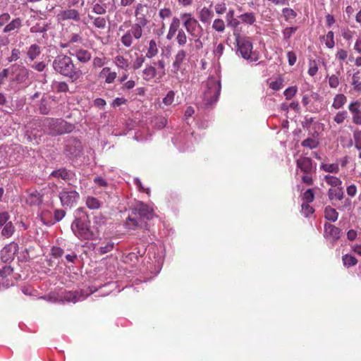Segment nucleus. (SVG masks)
Returning a JSON list of instances; mask_svg holds the SVG:
<instances>
[{"label": "nucleus", "instance_id": "f257e3e1", "mask_svg": "<svg viewBox=\"0 0 361 361\" xmlns=\"http://www.w3.org/2000/svg\"><path fill=\"white\" fill-rule=\"evenodd\" d=\"M71 230L80 240H94L98 237V232L90 226V221L82 208L75 211V219L71 224Z\"/></svg>", "mask_w": 361, "mask_h": 361}, {"label": "nucleus", "instance_id": "f03ea898", "mask_svg": "<svg viewBox=\"0 0 361 361\" xmlns=\"http://www.w3.org/2000/svg\"><path fill=\"white\" fill-rule=\"evenodd\" d=\"M53 69L59 74L68 78L72 82L78 80L82 75V71L77 68L73 59L65 54L56 56L52 62Z\"/></svg>", "mask_w": 361, "mask_h": 361}, {"label": "nucleus", "instance_id": "7ed1b4c3", "mask_svg": "<svg viewBox=\"0 0 361 361\" xmlns=\"http://www.w3.org/2000/svg\"><path fill=\"white\" fill-rule=\"evenodd\" d=\"M221 82L217 77L211 76L203 85L204 105L209 106L217 102L221 92Z\"/></svg>", "mask_w": 361, "mask_h": 361}, {"label": "nucleus", "instance_id": "20e7f679", "mask_svg": "<svg viewBox=\"0 0 361 361\" xmlns=\"http://www.w3.org/2000/svg\"><path fill=\"white\" fill-rule=\"evenodd\" d=\"M147 20L143 16L140 22L134 23L120 38L121 43L124 47H130L135 40H139L143 35V27L147 25Z\"/></svg>", "mask_w": 361, "mask_h": 361}, {"label": "nucleus", "instance_id": "39448f33", "mask_svg": "<svg viewBox=\"0 0 361 361\" xmlns=\"http://www.w3.org/2000/svg\"><path fill=\"white\" fill-rule=\"evenodd\" d=\"M44 131L52 135H61L71 133L73 128V125L61 119H55L47 118L43 121Z\"/></svg>", "mask_w": 361, "mask_h": 361}, {"label": "nucleus", "instance_id": "423d86ee", "mask_svg": "<svg viewBox=\"0 0 361 361\" xmlns=\"http://www.w3.org/2000/svg\"><path fill=\"white\" fill-rule=\"evenodd\" d=\"M181 18L184 20L183 26L186 31L192 37L195 38V43H198L200 47H202L200 40L202 27L198 21L189 13L183 14Z\"/></svg>", "mask_w": 361, "mask_h": 361}, {"label": "nucleus", "instance_id": "0eeeda50", "mask_svg": "<svg viewBox=\"0 0 361 361\" xmlns=\"http://www.w3.org/2000/svg\"><path fill=\"white\" fill-rule=\"evenodd\" d=\"M238 51L240 52L241 56L250 61H257L258 60L257 55L252 51L253 46L249 37H238L236 38Z\"/></svg>", "mask_w": 361, "mask_h": 361}, {"label": "nucleus", "instance_id": "6e6552de", "mask_svg": "<svg viewBox=\"0 0 361 361\" xmlns=\"http://www.w3.org/2000/svg\"><path fill=\"white\" fill-rule=\"evenodd\" d=\"M59 197L62 207L71 208L78 203L80 194L75 190L64 188L59 192Z\"/></svg>", "mask_w": 361, "mask_h": 361}, {"label": "nucleus", "instance_id": "1a4fd4ad", "mask_svg": "<svg viewBox=\"0 0 361 361\" xmlns=\"http://www.w3.org/2000/svg\"><path fill=\"white\" fill-rule=\"evenodd\" d=\"M10 69L11 71V78L13 81L19 84H30L29 76L30 71L29 69L19 64L12 65Z\"/></svg>", "mask_w": 361, "mask_h": 361}, {"label": "nucleus", "instance_id": "9d476101", "mask_svg": "<svg viewBox=\"0 0 361 361\" xmlns=\"http://www.w3.org/2000/svg\"><path fill=\"white\" fill-rule=\"evenodd\" d=\"M95 290H80L75 291L63 292L60 296L62 302L75 303L78 301L85 300L87 296L91 295Z\"/></svg>", "mask_w": 361, "mask_h": 361}, {"label": "nucleus", "instance_id": "9b49d317", "mask_svg": "<svg viewBox=\"0 0 361 361\" xmlns=\"http://www.w3.org/2000/svg\"><path fill=\"white\" fill-rule=\"evenodd\" d=\"M18 251V245L15 242H11L5 245L1 250V259L6 263L13 259L14 255Z\"/></svg>", "mask_w": 361, "mask_h": 361}, {"label": "nucleus", "instance_id": "f8f14e48", "mask_svg": "<svg viewBox=\"0 0 361 361\" xmlns=\"http://www.w3.org/2000/svg\"><path fill=\"white\" fill-rule=\"evenodd\" d=\"M56 20L59 22H62L65 20H73L75 22H79L80 20V15L78 10L75 8H69L61 10L56 16Z\"/></svg>", "mask_w": 361, "mask_h": 361}, {"label": "nucleus", "instance_id": "ddd939ff", "mask_svg": "<svg viewBox=\"0 0 361 361\" xmlns=\"http://www.w3.org/2000/svg\"><path fill=\"white\" fill-rule=\"evenodd\" d=\"M68 52L71 56H75L78 61L82 63H87L92 58L91 53L84 49H69Z\"/></svg>", "mask_w": 361, "mask_h": 361}, {"label": "nucleus", "instance_id": "4468645a", "mask_svg": "<svg viewBox=\"0 0 361 361\" xmlns=\"http://www.w3.org/2000/svg\"><path fill=\"white\" fill-rule=\"evenodd\" d=\"M135 215L138 214L141 218L151 219L154 216V211L152 208L144 203H140L133 210Z\"/></svg>", "mask_w": 361, "mask_h": 361}, {"label": "nucleus", "instance_id": "2eb2a0df", "mask_svg": "<svg viewBox=\"0 0 361 361\" xmlns=\"http://www.w3.org/2000/svg\"><path fill=\"white\" fill-rule=\"evenodd\" d=\"M341 230L335 226L326 223L324 224V235L326 238L332 239L336 241L339 239Z\"/></svg>", "mask_w": 361, "mask_h": 361}, {"label": "nucleus", "instance_id": "dca6fc26", "mask_svg": "<svg viewBox=\"0 0 361 361\" xmlns=\"http://www.w3.org/2000/svg\"><path fill=\"white\" fill-rule=\"evenodd\" d=\"M90 20L92 21L93 26L98 29H104L106 27V20L104 17H94L90 14H88L86 18L82 20L84 25H88Z\"/></svg>", "mask_w": 361, "mask_h": 361}, {"label": "nucleus", "instance_id": "f3484780", "mask_svg": "<svg viewBox=\"0 0 361 361\" xmlns=\"http://www.w3.org/2000/svg\"><path fill=\"white\" fill-rule=\"evenodd\" d=\"M23 26V19L18 17L12 19L3 28L4 33L17 32Z\"/></svg>", "mask_w": 361, "mask_h": 361}, {"label": "nucleus", "instance_id": "a211bd4d", "mask_svg": "<svg viewBox=\"0 0 361 361\" xmlns=\"http://www.w3.org/2000/svg\"><path fill=\"white\" fill-rule=\"evenodd\" d=\"M50 176L62 179L66 182L71 180L74 178V173L71 171L67 170L64 168H61L55 171H53Z\"/></svg>", "mask_w": 361, "mask_h": 361}, {"label": "nucleus", "instance_id": "6ab92c4d", "mask_svg": "<svg viewBox=\"0 0 361 361\" xmlns=\"http://www.w3.org/2000/svg\"><path fill=\"white\" fill-rule=\"evenodd\" d=\"M297 167L305 173H310L312 171V160L309 157H300L296 161Z\"/></svg>", "mask_w": 361, "mask_h": 361}, {"label": "nucleus", "instance_id": "aec40b11", "mask_svg": "<svg viewBox=\"0 0 361 361\" xmlns=\"http://www.w3.org/2000/svg\"><path fill=\"white\" fill-rule=\"evenodd\" d=\"M99 77L104 79L106 83L111 84L116 80L117 73L112 71L109 67H104L99 73Z\"/></svg>", "mask_w": 361, "mask_h": 361}, {"label": "nucleus", "instance_id": "412c9836", "mask_svg": "<svg viewBox=\"0 0 361 361\" xmlns=\"http://www.w3.org/2000/svg\"><path fill=\"white\" fill-rule=\"evenodd\" d=\"M42 52V48L36 44H32L27 48L26 55L30 61L35 60Z\"/></svg>", "mask_w": 361, "mask_h": 361}, {"label": "nucleus", "instance_id": "4be33fe9", "mask_svg": "<svg viewBox=\"0 0 361 361\" xmlns=\"http://www.w3.org/2000/svg\"><path fill=\"white\" fill-rule=\"evenodd\" d=\"M159 74L154 66H147L142 71V78L146 81H151Z\"/></svg>", "mask_w": 361, "mask_h": 361}, {"label": "nucleus", "instance_id": "5701e85b", "mask_svg": "<svg viewBox=\"0 0 361 361\" xmlns=\"http://www.w3.org/2000/svg\"><path fill=\"white\" fill-rule=\"evenodd\" d=\"M114 63L119 69L127 71L130 68V61L122 55H117L114 59Z\"/></svg>", "mask_w": 361, "mask_h": 361}, {"label": "nucleus", "instance_id": "b1692460", "mask_svg": "<svg viewBox=\"0 0 361 361\" xmlns=\"http://www.w3.org/2000/svg\"><path fill=\"white\" fill-rule=\"evenodd\" d=\"M180 26V20L177 17H173L170 24L169 29L166 35V39L171 40L175 36L176 33L178 32Z\"/></svg>", "mask_w": 361, "mask_h": 361}, {"label": "nucleus", "instance_id": "393cba45", "mask_svg": "<svg viewBox=\"0 0 361 361\" xmlns=\"http://www.w3.org/2000/svg\"><path fill=\"white\" fill-rule=\"evenodd\" d=\"M158 53L159 48L157 42L154 39L149 40L145 57L147 59H152L155 57Z\"/></svg>", "mask_w": 361, "mask_h": 361}, {"label": "nucleus", "instance_id": "a878e982", "mask_svg": "<svg viewBox=\"0 0 361 361\" xmlns=\"http://www.w3.org/2000/svg\"><path fill=\"white\" fill-rule=\"evenodd\" d=\"M48 24L44 20H39L34 25L30 27L32 33H44L47 32Z\"/></svg>", "mask_w": 361, "mask_h": 361}, {"label": "nucleus", "instance_id": "bb28decb", "mask_svg": "<svg viewBox=\"0 0 361 361\" xmlns=\"http://www.w3.org/2000/svg\"><path fill=\"white\" fill-rule=\"evenodd\" d=\"M51 90L52 91L60 93V92H67L69 90L68 85L65 81H56L54 80L51 82Z\"/></svg>", "mask_w": 361, "mask_h": 361}, {"label": "nucleus", "instance_id": "cd10ccee", "mask_svg": "<svg viewBox=\"0 0 361 361\" xmlns=\"http://www.w3.org/2000/svg\"><path fill=\"white\" fill-rule=\"evenodd\" d=\"M351 85L355 92H361V75L360 71H357L353 74Z\"/></svg>", "mask_w": 361, "mask_h": 361}, {"label": "nucleus", "instance_id": "c85d7f7f", "mask_svg": "<svg viewBox=\"0 0 361 361\" xmlns=\"http://www.w3.org/2000/svg\"><path fill=\"white\" fill-rule=\"evenodd\" d=\"M82 42V37L79 34L72 33L69 37L68 41L65 44H61V47L62 48H70V49H74L73 47H71L72 44L76 43V42L81 43Z\"/></svg>", "mask_w": 361, "mask_h": 361}, {"label": "nucleus", "instance_id": "c756f323", "mask_svg": "<svg viewBox=\"0 0 361 361\" xmlns=\"http://www.w3.org/2000/svg\"><path fill=\"white\" fill-rule=\"evenodd\" d=\"M213 17V12L208 8L204 7L200 11V20L203 23H206L211 20Z\"/></svg>", "mask_w": 361, "mask_h": 361}, {"label": "nucleus", "instance_id": "7c9ffc66", "mask_svg": "<svg viewBox=\"0 0 361 361\" xmlns=\"http://www.w3.org/2000/svg\"><path fill=\"white\" fill-rule=\"evenodd\" d=\"M346 97L343 94H338L334 98L332 107L335 109H339L345 104Z\"/></svg>", "mask_w": 361, "mask_h": 361}, {"label": "nucleus", "instance_id": "2f4dec72", "mask_svg": "<svg viewBox=\"0 0 361 361\" xmlns=\"http://www.w3.org/2000/svg\"><path fill=\"white\" fill-rule=\"evenodd\" d=\"M324 217L332 222H335L338 217V213L331 207H326L324 209Z\"/></svg>", "mask_w": 361, "mask_h": 361}, {"label": "nucleus", "instance_id": "473e14b6", "mask_svg": "<svg viewBox=\"0 0 361 361\" xmlns=\"http://www.w3.org/2000/svg\"><path fill=\"white\" fill-rule=\"evenodd\" d=\"M326 47L329 49H333L335 46L334 33L333 31H329L325 36L321 37Z\"/></svg>", "mask_w": 361, "mask_h": 361}, {"label": "nucleus", "instance_id": "72a5a7b5", "mask_svg": "<svg viewBox=\"0 0 361 361\" xmlns=\"http://www.w3.org/2000/svg\"><path fill=\"white\" fill-rule=\"evenodd\" d=\"M328 194L331 200H341L343 197V192L341 188L329 189Z\"/></svg>", "mask_w": 361, "mask_h": 361}, {"label": "nucleus", "instance_id": "f704fd0d", "mask_svg": "<svg viewBox=\"0 0 361 361\" xmlns=\"http://www.w3.org/2000/svg\"><path fill=\"white\" fill-rule=\"evenodd\" d=\"M14 231H15V227H14L13 224H12V222L11 221L9 223H6V225L3 226V228H2L1 234L2 236H4L6 238H8L12 236Z\"/></svg>", "mask_w": 361, "mask_h": 361}, {"label": "nucleus", "instance_id": "c9c22d12", "mask_svg": "<svg viewBox=\"0 0 361 361\" xmlns=\"http://www.w3.org/2000/svg\"><path fill=\"white\" fill-rule=\"evenodd\" d=\"M239 18L243 23L249 25H252L256 20L255 16L252 12L241 14Z\"/></svg>", "mask_w": 361, "mask_h": 361}, {"label": "nucleus", "instance_id": "e433bc0d", "mask_svg": "<svg viewBox=\"0 0 361 361\" xmlns=\"http://www.w3.org/2000/svg\"><path fill=\"white\" fill-rule=\"evenodd\" d=\"M320 169L326 172L337 173L339 171L338 164H322Z\"/></svg>", "mask_w": 361, "mask_h": 361}, {"label": "nucleus", "instance_id": "4c0bfd02", "mask_svg": "<svg viewBox=\"0 0 361 361\" xmlns=\"http://www.w3.org/2000/svg\"><path fill=\"white\" fill-rule=\"evenodd\" d=\"M42 202L41 196L38 192L30 193L27 198V202L30 205H37Z\"/></svg>", "mask_w": 361, "mask_h": 361}, {"label": "nucleus", "instance_id": "58836bf2", "mask_svg": "<svg viewBox=\"0 0 361 361\" xmlns=\"http://www.w3.org/2000/svg\"><path fill=\"white\" fill-rule=\"evenodd\" d=\"M173 77L176 78L180 82H183L189 80V75L185 68L178 71L176 73H173Z\"/></svg>", "mask_w": 361, "mask_h": 361}, {"label": "nucleus", "instance_id": "ea45409f", "mask_svg": "<svg viewBox=\"0 0 361 361\" xmlns=\"http://www.w3.org/2000/svg\"><path fill=\"white\" fill-rule=\"evenodd\" d=\"M324 180L326 181V183L327 184H329L333 187H337V188H338V186H340L342 183L340 178H338L336 176H330V175L325 176Z\"/></svg>", "mask_w": 361, "mask_h": 361}, {"label": "nucleus", "instance_id": "a19ab883", "mask_svg": "<svg viewBox=\"0 0 361 361\" xmlns=\"http://www.w3.org/2000/svg\"><path fill=\"white\" fill-rule=\"evenodd\" d=\"M301 145L304 147H307L309 149H315L318 147L319 142L314 138L308 137V138L304 140L302 142Z\"/></svg>", "mask_w": 361, "mask_h": 361}, {"label": "nucleus", "instance_id": "79ce46f5", "mask_svg": "<svg viewBox=\"0 0 361 361\" xmlns=\"http://www.w3.org/2000/svg\"><path fill=\"white\" fill-rule=\"evenodd\" d=\"M86 205L90 209H97L100 207L99 201L94 197H87L86 200Z\"/></svg>", "mask_w": 361, "mask_h": 361}, {"label": "nucleus", "instance_id": "37998d69", "mask_svg": "<svg viewBox=\"0 0 361 361\" xmlns=\"http://www.w3.org/2000/svg\"><path fill=\"white\" fill-rule=\"evenodd\" d=\"M187 35L185 31L182 29L179 30L176 36V42L180 47H183L187 43Z\"/></svg>", "mask_w": 361, "mask_h": 361}, {"label": "nucleus", "instance_id": "c03bdc74", "mask_svg": "<svg viewBox=\"0 0 361 361\" xmlns=\"http://www.w3.org/2000/svg\"><path fill=\"white\" fill-rule=\"evenodd\" d=\"M342 260L345 267H352L357 264V260L352 255H345L342 257Z\"/></svg>", "mask_w": 361, "mask_h": 361}, {"label": "nucleus", "instance_id": "a18cd8bd", "mask_svg": "<svg viewBox=\"0 0 361 361\" xmlns=\"http://www.w3.org/2000/svg\"><path fill=\"white\" fill-rule=\"evenodd\" d=\"M92 11L97 15H104L106 13V6L97 3L93 5Z\"/></svg>", "mask_w": 361, "mask_h": 361}, {"label": "nucleus", "instance_id": "49530a36", "mask_svg": "<svg viewBox=\"0 0 361 361\" xmlns=\"http://www.w3.org/2000/svg\"><path fill=\"white\" fill-rule=\"evenodd\" d=\"M282 14L286 21H289L291 19H294L297 16L296 12L290 8H283Z\"/></svg>", "mask_w": 361, "mask_h": 361}, {"label": "nucleus", "instance_id": "de8ad7c7", "mask_svg": "<svg viewBox=\"0 0 361 361\" xmlns=\"http://www.w3.org/2000/svg\"><path fill=\"white\" fill-rule=\"evenodd\" d=\"M114 247V243L111 241H108L104 245L100 246L97 250L100 255H104L111 251Z\"/></svg>", "mask_w": 361, "mask_h": 361}, {"label": "nucleus", "instance_id": "09e8293b", "mask_svg": "<svg viewBox=\"0 0 361 361\" xmlns=\"http://www.w3.org/2000/svg\"><path fill=\"white\" fill-rule=\"evenodd\" d=\"M234 11L230 10L226 14V20L228 26L235 27L239 25V22L233 18Z\"/></svg>", "mask_w": 361, "mask_h": 361}, {"label": "nucleus", "instance_id": "8fccbe9b", "mask_svg": "<svg viewBox=\"0 0 361 361\" xmlns=\"http://www.w3.org/2000/svg\"><path fill=\"white\" fill-rule=\"evenodd\" d=\"M212 28L219 32H223L225 30V23L222 19H215L212 24Z\"/></svg>", "mask_w": 361, "mask_h": 361}, {"label": "nucleus", "instance_id": "3c124183", "mask_svg": "<svg viewBox=\"0 0 361 361\" xmlns=\"http://www.w3.org/2000/svg\"><path fill=\"white\" fill-rule=\"evenodd\" d=\"M25 135L27 136L29 140H30L31 142L34 141L35 144H38L42 134H37V133H35V130L30 131L29 130H27Z\"/></svg>", "mask_w": 361, "mask_h": 361}, {"label": "nucleus", "instance_id": "603ef678", "mask_svg": "<svg viewBox=\"0 0 361 361\" xmlns=\"http://www.w3.org/2000/svg\"><path fill=\"white\" fill-rule=\"evenodd\" d=\"M107 63L105 56H95L92 60V66L94 68H102Z\"/></svg>", "mask_w": 361, "mask_h": 361}, {"label": "nucleus", "instance_id": "864d4df0", "mask_svg": "<svg viewBox=\"0 0 361 361\" xmlns=\"http://www.w3.org/2000/svg\"><path fill=\"white\" fill-rule=\"evenodd\" d=\"M314 212V209L309 203H302L301 206V212L305 217H309Z\"/></svg>", "mask_w": 361, "mask_h": 361}, {"label": "nucleus", "instance_id": "5fc2aeb1", "mask_svg": "<svg viewBox=\"0 0 361 361\" xmlns=\"http://www.w3.org/2000/svg\"><path fill=\"white\" fill-rule=\"evenodd\" d=\"M298 27H288L283 30L282 34L283 39L288 40L296 32Z\"/></svg>", "mask_w": 361, "mask_h": 361}, {"label": "nucleus", "instance_id": "6e6d98bb", "mask_svg": "<svg viewBox=\"0 0 361 361\" xmlns=\"http://www.w3.org/2000/svg\"><path fill=\"white\" fill-rule=\"evenodd\" d=\"M298 88L296 86H292L288 87L283 92L286 99L289 100L291 99L297 93Z\"/></svg>", "mask_w": 361, "mask_h": 361}, {"label": "nucleus", "instance_id": "4d7b16f0", "mask_svg": "<svg viewBox=\"0 0 361 361\" xmlns=\"http://www.w3.org/2000/svg\"><path fill=\"white\" fill-rule=\"evenodd\" d=\"M126 227L128 229H135L138 226V221L135 217L129 216L125 223Z\"/></svg>", "mask_w": 361, "mask_h": 361}, {"label": "nucleus", "instance_id": "13d9d810", "mask_svg": "<svg viewBox=\"0 0 361 361\" xmlns=\"http://www.w3.org/2000/svg\"><path fill=\"white\" fill-rule=\"evenodd\" d=\"M314 194L312 189H308L302 195V200L305 202V203H310L314 200Z\"/></svg>", "mask_w": 361, "mask_h": 361}, {"label": "nucleus", "instance_id": "bf43d9fd", "mask_svg": "<svg viewBox=\"0 0 361 361\" xmlns=\"http://www.w3.org/2000/svg\"><path fill=\"white\" fill-rule=\"evenodd\" d=\"M20 56H21L20 50L18 48H13L11 50V56L8 58V61L9 62L16 61L20 58Z\"/></svg>", "mask_w": 361, "mask_h": 361}, {"label": "nucleus", "instance_id": "052dcab7", "mask_svg": "<svg viewBox=\"0 0 361 361\" xmlns=\"http://www.w3.org/2000/svg\"><path fill=\"white\" fill-rule=\"evenodd\" d=\"M153 64L157 66V72L160 74L161 76H163L166 74L165 70V61L163 59L159 60L157 62H154Z\"/></svg>", "mask_w": 361, "mask_h": 361}, {"label": "nucleus", "instance_id": "680f3d73", "mask_svg": "<svg viewBox=\"0 0 361 361\" xmlns=\"http://www.w3.org/2000/svg\"><path fill=\"white\" fill-rule=\"evenodd\" d=\"M347 116H348V113L346 111H338L336 114L334 120L336 123L341 124V123H343V121L347 118Z\"/></svg>", "mask_w": 361, "mask_h": 361}, {"label": "nucleus", "instance_id": "e2e57ef3", "mask_svg": "<svg viewBox=\"0 0 361 361\" xmlns=\"http://www.w3.org/2000/svg\"><path fill=\"white\" fill-rule=\"evenodd\" d=\"M145 58L146 57L142 55L137 56L135 61H133V68L134 70L139 69L145 63Z\"/></svg>", "mask_w": 361, "mask_h": 361}, {"label": "nucleus", "instance_id": "0e129e2a", "mask_svg": "<svg viewBox=\"0 0 361 361\" xmlns=\"http://www.w3.org/2000/svg\"><path fill=\"white\" fill-rule=\"evenodd\" d=\"M328 78H329V85L330 87H331V88L338 87V86L339 85V83H340L338 76L333 74V75L329 76Z\"/></svg>", "mask_w": 361, "mask_h": 361}, {"label": "nucleus", "instance_id": "69168bd1", "mask_svg": "<svg viewBox=\"0 0 361 361\" xmlns=\"http://www.w3.org/2000/svg\"><path fill=\"white\" fill-rule=\"evenodd\" d=\"M348 56V53L343 49H338L336 54V59L339 61H345Z\"/></svg>", "mask_w": 361, "mask_h": 361}, {"label": "nucleus", "instance_id": "338daca9", "mask_svg": "<svg viewBox=\"0 0 361 361\" xmlns=\"http://www.w3.org/2000/svg\"><path fill=\"white\" fill-rule=\"evenodd\" d=\"M174 92L172 90L169 91L165 96V97L163 99V103L166 106L171 105L174 100Z\"/></svg>", "mask_w": 361, "mask_h": 361}, {"label": "nucleus", "instance_id": "774afa93", "mask_svg": "<svg viewBox=\"0 0 361 361\" xmlns=\"http://www.w3.org/2000/svg\"><path fill=\"white\" fill-rule=\"evenodd\" d=\"M282 86H283V80L281 78H278L276 80L271 81L269 83V87L276 91L281 90Z\"/></svg>", "mask_w": 361, "mask_h": 361}]
</instances>
